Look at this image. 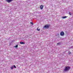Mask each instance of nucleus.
<instances>
[{"mask_svg": "<svg viewBox=\"0 0 73 73\" xmlns=\"http://www.w3.org/2000/svg\"><path fill=\"white\" fill-rule=\"evenodd\" d=\"M70 67L69 66H66L65 67L64 69V71L67 72L70 70Z\"/></svg>", "mask_w": 73, "mask_h": 73, "instance_id": "1", "label": "nucleus"}, {"mask_svg": "<svg viewBox=\"0 0 73 73\" xmlns=\"http://www.w3.org/2000/svg\"><path fill=\"white\" fill-rule=\"evenodd\" d=\"M50 27V25H46L44 26V27H43V28L44 29H46V28L47 29H48V28H49Z\"/></svg>", "mask_w": 73, "mask_h": 73, "instance_id": "2", "label": "nucleus"}, {"mask_svg": "<svg viewBox=\"0 0 73 73\" xmlns=\"http://www.w3.org/2000/svg\"><path fill=\"white\" fill-rule=\"evenodd\" d=\"M14 0H6V2H7V3H11V2H12V1H13Z\"/></svg>", "mask_w": 73, "mask_h": 73, "instance_id": "3", "label": "nucleus"}, {"mask_svg": "<svg viewBox=\"0 0 73 73\" xmlns=\"http://www.w3.org/2000/svg\"><path fill=\"white\" fill-rule=\"evenodd\" d=\"M64 32L63 31H61L60 33V35L61 36H64Z\"/></svg>", "mask_w": 73, "mask_h": 73, "instance_id": "4", "label": "nucleus"}, {"mask_svg": "<svg viewBox=\"0 0 73 73\" xmlns=\"http://www.w3.org/2000/svg\"><path fill=\"white\" fill-rule=\"evenodd\" d=\"M44 7V6L43 5H41L40 6V8L41 9H42Z\"/></svg>", "mask_w": 73, "mask_h": 73, "instance_id": "5", "label": "nucleus"}, {"mask_svg": "<svg viewBox=\"0 0 73 73\" xmlns=\"http://www.w3.org/2000/svg\"><path fill=\"white\" fill-rule=\"evenodd\" d=\"M20 43L21 44H25V43L24 42H20Z\"/></svg>", "mask_w": 73, "mask_h": 73, "instance_id": "6", "label": "nucleus"}, {"mask_svg": "<svg viewBox=\"0 0 73 73\" xmlns=\"http://www.w3.org/2000/svg\"><path fill=\"white\" fill-rule=\"evenodd\" d=\"M37 31H40V29L39 27H38L37 29Z\"/></svg>", "mask_w": 73, "mask_h": 73, "instance_id": "7", "label": "nucleus"}, {"mask_svg": "<svg viewBox=\"0 0 73 73\" xmlns=\"http://www.w3.org/2000/svg\"><path fill=\"white\" fill-rule=\"evenodd\" d=\"M66 17H67V16H65L63 17H62V19H65V18H66Z\"/></svg>", "mask_w": 73, "mask_h": 73, "instance_id": "8", "label": "nucleus"}, {"mask_svg": "<svg viewBox=\"0 0 73 73\" xmlns=\"http://www.w3.org/2000/svg\"><path fill=\"white\" fill-rule=\"evenodd\" d=\"M69 14L70 15V16H72V14L70 12H69Z\"/></svg>", "mask_w": 73, "mask_h": 73, "instance_id": "9", "label": "nucleus"}, {"mask_svg": "<svg viewBox=\"0 0 73 73\" xmlns=\"http://www.w3.org/2000/svg\"><path fill=\"white\" fill-rule=\"evenodd\" d=\"M71 53H72V52H68V54H71Z\"/></svg>", "mask_w": 73, "mask_h": 73, "instance_id": "10", "label": "nucleus"}, {"mask_svg": "<svg viewBox=\"0 0 73 73\" xmlns=\"http://www.w3.org/2000/svg\"><path fill=\"white\" fill-rule=\"evenodd\" d=\"M15 48H17L18 47V45H16L15 46Z\"/></svg>", "mask_w": 73, "mask_h": 73, "instance_id": "11", "label": "nucleus"}, {"mask_svg": "<svg viewBox=\"0 0 73 73\" xmlns=\"http://www.w3.org/2000/svg\"><path fill=\"white\" fill-rule=\"evenodd\" d=\"M11 69H13V66H12L11 67Z\"/></svg>", "mask_w": 73, "mask_h": 73, "instance_id": "12", "label": "nucleus"}, {"mask_svg": "<svg viewBox=\"0 0 73 73\" xmlns=\"http://www.w3.org/2000/svg\"><path fill=\"white\" fill-rule=\"evenodd\" d=\"M31 23V24H33V22H31V23Z\"/></svg>", "mask_w": 73, "mask_h": 73, "instance_id": "13", "label": "nucleus"}, {"mask_svg": "<svg viewBox=\"0 0 73 73\" xmlns=\"http://www.w3.org/2000/svg\"><path fill=\"white\" fill-rule=\"evenodd\" d=\"M14 68H16V66H15V65H14Z\"/></svg>", "mask_w": 73, "mask_h": 73, "instance_id": "14", "label": "nucleus"}, {"mask_svg": "<svg viewBox=\"0 0 73 73\" xmlns=\"http://www.w3.org/2000/svg\"><path fill=\"white\" fill-rule=\"evenodd\" d=\"M59 44H60V43H57V45H59Z\"/></svg>", "mask_w": 73, "mask_h": 73, "instance_id": "15", "label": "nucleus"}]
</instances>
